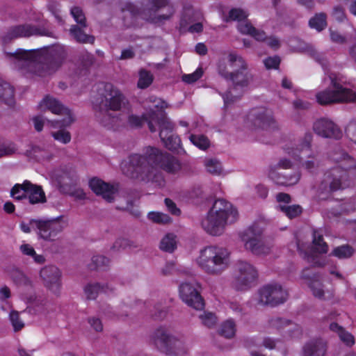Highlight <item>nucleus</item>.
<instances>
[{
  "label": "nucleus",
  "mask_w": 356,
  "mask_h": 356,
  "mask_svg": "<svg viewBox=\"0 0 356 356\" xmlns=\"http://www.w3.org/2000/svg\"><path fill=\"white\" fill-rule=\"evenodd\" d=\"M7 56L16 68L45 76L60 67L66 53L63 47L57 45L32 50L19 49L14 53H8Z\"/></svg>",
  "instance_id": "obj_1"
},
{
  "label": "nucleus",
  "mask_w": 356,
  "mask_h": 356,
  "mask_svg": "<svg viewBox=\"0 0 356 356\" xmlns=\"http://www.w3.org/2000/svg\"><path fill=\"white\" fill-rule=\"evenodd\" d=\"M142 6L140 10L131 3L123 5L121 10L125 27H138V17L153 24H163L170 20L175 13V8L169 0H142Z\"/></svg>",
  "instance_id": "obj_2"
},
{
  "label": "nucleus",
  "mask_w": 356,
  "mask_h": 356,
  "mask_svg": "<svg viewBox=\"0 0 356 356\" xmlns=\"http://www.w3.org/2000/svg\"><path fill=\"white\" fill-rule=\"evenodd\" d=\"M227 63L228 67L220 66L218 68L219 74L232 83L222 95L226 106L240 99L253 80L246 62L241 56L230 53L227 56Z\"/></svg>",
  "instance_id": "obj_3"
},
{
  "label": "nucleus",
  "mask_w": 356,
  "mask_h": 356,
  "mask_svg": "<svg viewBox=\"0 0 356 356\" xmlns=\"http://www.w3.org/2000/svg\"><path fill=\"white\" fill-rule=\"evenodd\" d=\"M105 91L103 101L105 111L97 114V118L104 127L113 129L126 120L124 111H129L128 102L124 95L111 84L105 86Z\"/></svg>",
  "instance_id": "obj_4"
},
{
  "label": "nucleus",
  "mask_w": 356,
  "mask_h": 356,
  "mask_svg": "<svg viewBox=\"0 0 356 356\" xmlns=\"http://www.w3.org/2000/svg\"><path fill=\"white\" fill-rule=\"evenodd\" d=\"M238 218L236 208L224 199H218L202 220L203 229L211 235H220L227 225L234 223Z\"/></svg>",
  "instance_id": "obj_5"
},
{
  "label": "nucleus",
  "mask_w": 356,
  "mask_h": 356,
  "mask_svg": "<svg viewBox=\"0 0 356 356\" xmlns=\"http://www.w3.org/2000/svg\"><path fill=\"white\" fill-rule=\"evenodd\" d=\"M150 149H153V147H147L143 154H131L127 159L123 161L121 163L122 174L131 179L148 182L154 165L152 159L154 156Z\"/></svg>",
  "instance_id": "obj_6"
},
{
  "label": "nucleus",
  "mask_w": 356,
  "mask_h": 356,
  "mask_svg": "<svg viewBox=\"0 0 356 356\" xmlns=\"http://www.w3.org/2000/svg\"><path fill=\"white\" fill-rule=\"evenodd\" d=\"M196 262L207 274L219 275L229 266V252L222 247L208 246L200 250Z\"/></svg>",
  "instance_id": "obj_7"
},
{
  "label": "nucleus",
  "mask_w": 356,
  "mask_h": 356,
  "mask_svg": "<svg viewBox=\"0 0 356 356\" xmlns=\"http://www.w3.org/2000/svg\"><path fill=\"white\" fill-rule=\"evenodd\" d=\"M330 87L318 92L316 94L317 102L323 106L339 104L352 103L356 101V92L352 89L341 86L335 75L330 74Z\"/></svg>",
  "instance_id": "obj_8"
},
{
  "label": "nucleus",
  "mask_w": 356,
  "mask_h": 356,
  "mask_svg": "<svg viewBox=\"0 0 356 356\" xmlns=\"http://www.w3.org/2000/svg\"><path fill=\"white\" fill-rule=\"evenodd\" d=\"M240 238L246 250L257 256L268 254L271 247L263 237V229L257 225H252L240 234Z\"/></svg>",
  "instance_id": "obj_9"
},
{
  "label": "nucleus",
  "mask_w": 356,
  "mask_h": 356,
  "mask_svg": "<svg viewBox=\"0 0 356 356\" xmlns=\"http://www.w3.org/2000/svg\"><path fill=\"white\" fill-rule=\"evenodd\" d=\"M153 122H156L159 126V136L165 146L169 149H176L179 140L177 136L172 134L174 125L165 114L162 113L159 117L155 112L151 113V120L148 122V127L151 132L156 131Z\"/></svg>",
  "instance_id": "obj_10"
},
{
  "label": "nucleus",
  "mask_w": 356,
  "mask_h": 356,
  "mask_svg": "<svg viewBox=\"0 0 356 356\" xmlns=\"http://www.w3.org/2000/svg\"><path fill=\"white\" fill-rule=\"evenodd\" d=\"M39 108L41 111H50L57 115H65L66 117L62 120H47L53 128H62L70 126L73 118L70 111L65 108L58 100L49 96L45 97L40 103Z\"/></svg>",
  "instance_id": "obj_11"
},
{
  "label": "nucleus",
  "mask_w": 356,
  "mask_h": 356,
  "mask_svg": "<svg viewBox=\"0 0 356 356\" xmlns=\"http://www.w3.org/2000/svg\"><path fill=\"white\" fill-rule=\"evenodd\" d=\"M237 270L238 273L233 281V286L236 290L245 291L255 284L258 278V270L252 264L239 261Z\"/></svg>",
  "instance_id": "obj_12"
},
{
  "label": "nucleus",
  "mask_w": 356,
  "mask_h": 356,
  "mask_svg": "<svg viewBox=\"0 0 356 356\" xmlns=\"http://www.w3.org/2000/svg\"><path fill=\"white\" fill-rule=\"evenodd\" d=\"M258 303L261 305L277 306L284 303L288 298V292L278 284H267L258 291Z\"/></svg>",
  "instance_id": "obj_13"
},
{
  "label": "nucleus",
  "mask_w": 356,
  "mask_h": 356,
  "mask_svg": "<svg viewBox=\"0 0 356 356\" xmlns=\"http://www.w3.org/2000/svg\"><path fill=\"white\" fill-rule=\"evenodd\" d=\"M33 35L52 36V33L44 28L25 24L10 27L3 36V42L8 43L13 39Z\"/></svg>",
  "instance_id": "obj_14"
},
{
  "label": "nucleus",
  "mask_w": 356,
  "mask_h": 356,
  "mask_svg": "<svg viewBox=\"0 0 356 356\" xmlns=\"http://www.w3.org/2000/svg\"><path fill=\"white\" fill-rule=\"evenodd\" d=\"M199 285L195 282L182 283L179 286L181 300L188 306L199 310L204 307V302L198 291Z\"/></svg>",
  "instance_id": "obj_15"
},
{
  "label": "nucleus",
  "mask_w": 356,
  "mask_h": 356,
  "mask_svg": "<svg viewBox=\"0 0 356 356\" xmlns=\"http://www.w3.org/2000/svg\"><path fill=\"white\" fill-rule=\"evenodd\" d=\"M248 120L255 128L274 129L277 127L272 111L265 108L252 109L248 115Z\"/></svg>",
  "instance_id": "obj_16"
},
{
  "label": "nucleus",
  "mask_w": 356,
  "mask_h": 356,
  "mask_svg": "<svg viewBox=\"0 0 356 356\" xmlns=\"http://www.w3.org/2000/svg\"><path fill=\"white\" fill-rule=\"evenodd\" d=\"M153 155L154 165L161 168L165 172L171 174L177 173L181 169L179 161L174 156L167 153H163L157 148L150 149Z\"/></svg>",
  "instance_id": "obj_17"
},
{
  "label": "nucleus",
  "mask_w": 356,
  "mask_h": 356,
  "mask_svg": "<svg viewBox=\"0 0 356 356\" xmlns=\"http://www.w3.org/2000/svg\"><path fill=\"white\" fill-rule=\"evenodd\" d=\"M174 334L165 327L160 326L153 330L149 337V343L158 351L163 353Z\"/></svg>",
  "instance_id": "obj_18"
},
{
  "label": "nucleus",
  "mask_w": 356,
  "mask_h": 356,
  "mask_svg": "<svg viewBox=\"0 0 356 356\" xmlns=\"http://www.w3.org/2000/svg\"><path fill=\"white\" fill-rule=\"evenodd\" d=\"M313 128L316 134L323 138L339 139L342 136V132L338 126L327 118L316 121Z\"/></svg>",
  "instance_id": "obj_19"
},
{
  "label": "nucleus",
  "mask_w": 356,
  "mask_h": 356,
  "mask_svg": "<svg viewBox=\"0 0 356 356\" xmlns=\"http://www.w3.org/2000/svg\"><path fill=\"white\" fill-rule=\"evenodd\" d=\"M40 275L46 287L55 293L58 292L60 287V272L56 266H45L40 270Z\"/></svg>",
  "instance_id": "obj_20"
},
{
  "label": "nucleus",
  "mask_w": 356,
  "mask_h": 356,
  "mask_svg": "<svg viewBox=\"0 0 356 356\" xmlns=\"http://www.w3.org/2000/svg\"><path fill=\"white\" fill-rule=\"evenodd\" d=\"M62 230L63 226L58 220H39L38 234L45 241H54Z\"/></svg>",
  "instance_id": "obj_21"
},
{
  "label": "nucleus",
  "mask_w": 356,
  "mask_h": 356,
  "mask_svg": "<svg viewBox=\"0 0 356 356\" xmlns=\"http://www.w3.org/2000/svg\"><path fill=\"white\" fill-rule=\"evenodd\" d=\"M89 185L92 191L102 197L107 202L113 201L115 195L118 191V188L115 185L106 183L102 179L92 178L89 182Z\"/></svg>",
  "instance_id": "obj_22"
},
{
  "label": "nucleus",
  "mask_w": 356,
  "mask_h": 356,
  "mask_svg": "<svg viewBox=\"0 0 356 356\" xmlns=\"http://www.w3.org/2000/svg\"><path fill=\"white\" fill-rule=\"evenodd\" d=\"M163 354L166 356H188L190 348L183 337L174 335Z\"/></svg>",
  "instance_id": "obj_23"
},
{
  "label": "nucleus",
  "mask_w": 356,
  "mask_h": 356,
  "mask_svg": "<svg viewBox=\"0 0 356 356\" xmlns=\"http://www.w3.org/2000/svg\"><path fill=\"white\" fill-rule=\"evenodd\" d=\"M268 323L270 327L278 330H284L290 337H295L300 333V327L292 321L281 317H272Z\"/></svg>",
  "instance_id": "obj_24"
},
{
  "label": "nucleus",
  "mask_w": 356,
  "mask_h": 356,
  "mask_svg": "<svg viewBox=\"0 0 356 356\" xmlns=\"http://www.w3.org/2000/svg\"><path fill=\"white\" fill-rule=\"evenodd\" d=\"M339 174V169H334L331 174L332 180L329 183H327V181H325V183L323 182L320 189H322L325 193H330L343 188L346 186L344 181L347 177V174L346 172H343L341 175Z\"/></svg>",
  "instance_id": "obj_25"
},
{
  "label": "nucleus",
  "mask_w": 356,
  "mask_h": 356,
  "mask_svg": "<svg viewBox=\"0 0 356 356\" xmlns=\"http://www.w3.org/2000/svg\"><path fill=\"white\" fill-rule=\"evenodd\" d=\"M25 155L32 160L37 161H49L53 157V154L44 144L33 145L25 152Z\"/></svg>",
  "instance_id": "obj_26"
},
{
  "label": "nucleus",
  "mask_w": 356,
  "mask_h": 356,
  "mask_svg": "<svg viewBox=\"0 0 356 356\" xmlns=\"http://www.w3.org/2000/svg\"><path fill=\"white\" fill-rule=\"evenodd\" d=\"M276 167H271L268 171V177L277 184L283 186H293L296 184L300 178V174L295 172L291 175H281L275 172Z\"/></svg>",
  "instance_id": "obj_27"
},
{
  "label": "nucleus",
  "mask_w": 356,
  "mask_h": 356,
  "mask_svg": "<svg viewBox=\"0 0 356 356\" xmlns=\"http://www.w3.org/2000/svg\"><path fill=\"white\" fill-rule=\"evenodd\" d=\"M24 186L27 190L26 199L32 204L43 203L46 202V197L40 186L33 184L28 180L24 181Z\"/></svg>",
  "instance_id": "obj_28"
},
{
  "label": "nucleus",
  "mask_w": 356,
  "mask_h": 356,
  "mask_svg": "<svg viewBox=\"0 0 356 356\" xmlns=\"http://www.w3.org/2000/svg\"><path fill=\"white\" fill-rule=\"evenodd\" d=\"M325 345L321 340H312L305 344L302 356H325Z\"/></svg>",
  "instance_id": "obj_29"
},
{
  "label": "nucleus",
  "mask_w": 356,
  "mask_h": 356,
  "mask_svg": "<svg viewBox=\"0 0 356 356\" xmlns=\"http://www.w3.org/2000/svg\"><path fill=\"white\" fill-rule=\"evenodd\" d=\"M238 30L242 34L250 35L258 41H262L266 38V33L263 31L256 29L246 19L238 23Z\"/></svg>",
  "instance_id": "obj_30"
},
{
  "label": "nucleus",
  "mask_w": 356,
  "mask_h": 356,
  "mask_svg": "<svg viewBox=\"0 0 356 356\" xmlns=\"http://www.w3.org/2000/svg\"><path fill=\"white\" fill-rule=\"evenodd\" d=\"M332 159L346 172L356 169V160L345 152H341L334 154Z\"/></svg>",
  "instance_id": "obj_31"
},
{
  "label": "nucleus",
  "mask_w": 356,
  "mask_h": 356,
  "mask_svg": "<svg viewBox=\"0 0 356 356\" xmlns=\"http://www.w3.org/2000/svg\"><path fill=\"white\" fill-rule=\"evenodd\" d=\"M307 271L308 269L303 270L302 273V277L303 279L309 280L308 284L312 291L313 295L319 299H323L325 291L323 290L321 282L317 277H314V278L312 279L310 275L307 273Z\"/></svg>",
  "instance_id": "obj_32"
},
{
  "label": "nucleus",
  "mask_w": 356,
  "mask_h": 356,
  "mask_svg": "<svg viewBox=\"0 0 356 356\" xmlns=\"http://www.w3.org/2000/svg\"><path fill=\"white\" fill-rule=\"evenodd\" d=\"M83 27L77 25H72L70 29V33L74 40L80 43H93L95 38L92 35H88L82 30Z\"/></svg>",
  "instance_id": "obj_33"
},
{
  "label": "nucleus",
  "mask_w": 356,
  "mask_h": 356,
  "mask_svg": "<svg viewBox=\"0 0 356 356\" xmlns=\"http://www.w3.org/2000/svg\"><path fill=\"white\" fill-rule=\"evenodd\" d=\"M312 140V134H305L303 138L300 140L296 152L293 153V155L295 157H297L300 161L302 160L301 154H306L310 150Z\"/></svg>",
  "instance_id": "obj_34"
},
{
  "label": "nucleus",
  "mask_w": 356,
  "mask_h": 356,
  "mask_svg": "<svg viewBox=\"0 0 356 356\" xmlns=\"http://www.w3.org/2000/svg\"><path fill=\"white\" fill-rule=\"evenodd\" d=\"M111 289L108 284H100L99 283L89 284L85 289L84 292L88 299L94 300L100 292H108Z\"/></svg>",
  "instance_id": "obj_35"
},
{
  "label": "nucleus",
  "mask_w": 356,
  "mask_h": 356,
  "mask_svg": "<svg viewBox=\"0 0 356 356\" xmlns=\"http://www.w3.org/2000/svg\"><path fill=\"white\" fill-rule=\"evenodd\" d=\"M0 99L9 106L15 103L14 88L8 83H0Z\"/></svg>",
  "instance_id": "obj_36"
},
{
  "label": "nucleus",
  "mask_w": 356,
  "mask_h": 356,
  "mask_svg": "<svg viewBox=\"0 0 356 356\" xmlns=\"http://www.w3.org/2000/svg\"><path fill=\"white\" fill-rule=\"evenodd\" d=\"M330 330L337 332L340 339L347 346H350L355 343L353 336L350 333L346 332L341 326L339 325L337 323H332L330 325Z\"/></svg>",
  "instance_id": "obj_37"
},
{
  "label": "nucleus",
  "mask_w": 356,
  "mask_h": 356,
  "mask_svg": "<svg viewBox=\"0 0 356 356\" xmlns=\"http://www.w3.org/2000/svg\"><path fill=\"white\" fill-rule=\"evenodd\" d=\"M27 302L36 313H44L47 310L48 302L45 298H38L35 295H30L26 298Z\"/></svg>",
  "instance_id": "obj_38"
},
{
  "label": "nucleus",
  "mask_w": 356,
  "mask_h": 356,
  "mask_svg": "<svg viewBox=\"0 0 356 356\" xmlns=\"http://www.w3.org/2000/svg\"><path fill=\"white\" fill-rule=\"evenodd\" d=\"M139 247L138 243L131 239L120 238H118L113 244L111 249L113 251H120L122 250H131Z\"/></svg>",
  "instance_id": "obj_39"
},
{
  "label": "nucleus",
  "mask_w": 356,
  "mask_h": 356,
  "mask_svg": "<svg viewBox=\"0 0 356 356\" xmlns=\"http://www.w3.org/2000/svg\"><path fill=\"white\" fill-rule=\"evenodd\" d=\"M309 25L312 29L317 31H321L327 26V15L324 13H316L309 21Z\"/></svg>",
  "instance_id": "obj_40"
},
{
  "label": "nucleus",
  "mask_w": 356,
  "mask_h": 356,
  "mask_svg": "<svg viewBox=\"0 0 356 356\" xmlns=\"http://www.w3.org/2000/svg\"><path fill=\"white\" fill-rule=\"evenodd\" d=\"M277 209L289 218L298 217L302 211V207L298 204L286 205L280 204L277 206Z\"/></svg>",
  "instance_id": "obj_41"
},
{
  "label": "nucleus",
  "mask_w": 356,
  "mask_h": 356,
  "mask_svg": "<svg viewBox=\"0 0 356 356\" xmlns=\"http://www.w3.org/2000/svg\"><path fill=\"white\" fill-rule=\"evenodd\" d=\"M188 139L193 145L202 150H206L210 146V141L209 138L202 134H191L188 136Z\"/></svg>",
  "instance_id": "obj_42"
},
{
  "label": "nucleus",
  "mask_w": 356,
  "mask_h": 356,
  "mask_svg": "<svg viewBox=\"0 0 356 356\" xmlns=\"http://www.w3.org/2000/svg\"><path fill=\"white\" fill-rule=\"evenodd\" d=\"M176 247L175 236L172 234H166L161 241L160 248L163 251L172 252Z\"/></svg>",
  "instance_id": "obj_43"
},
{
  "label": "nucleus",
  "mask_w": 356,
  "mask_h": 356,
  "mask_svg": "<svg viewBox=\"0 0 356 356\" xmlns=\"http://www.w3.org/2000/svg\"><path fill=\"white\" fill-rule=\"evenodd\" d=\"M207 171L213 175H220L222 172L220 162L216 159H208L204 161Z\"/></svg>",
  "instance_id": "obj_44"
},
{
  "label": "nucleus",
  "mask_w": 356,
  "mask_h": 356,
  "mask_svg": "<svg viewBox=\"0 0 356 356\" xmlns=\"http://www.w3.org/2000/svg\"><path fill=\"white\" fill-rule=\"evenodd\" d=\"M354 253L353 248L348 245H343L335 248L332 254L340 259H348Z\"/></svg>",
  "instance_id": "obj_45"
},
{
  "label": "nucleus",
  "mask_w": 356,
  "mask_h": 356,
  "mask_svg": "<svg viewBox=\"0 0 356 356\" xmlns=\"http://www.w3.org/2000/svg\"><path fill=\"white\" fill-rule=\"evenodd\" d=\"M313 244L315 250L318 253H326L328 250L327 243L323 241V236L318 231L313 233Z\"/></svg>",
  "instance_id": "obj_46"
},
{
  "label": "nucleus",
  "mask_w": 356,
  "mask_h": 356,
  "mask_svg": "<svg viewBox=\"0 0 356 356\" xmlns=\"http://www.w3.org/2000/svg\"><path fill=\"white\" fill-rule=\"evenodd\" d=\"M154 79L153 74L146 70H140L139 72V79L138 81V86L140 88L144 89L150 86Z\"/></svg>",
  "instance_id": "obj_47"
},
{
  "label": "nucleus",
  "mask_w": 356,
  "mask_h": 356,
  "mask_svg": "<svg viewBox=\"0 0 356 356\" xmlns=\"http://www.w3.org/2000/svg\"><path fill=\"white\" fill-rule=\"evenodd\" d=\"M236 329L234 323L228 320L224 322L220 327V335L225 337V338L230 339L233 337L235 334Z\"/></svg>",
  "instance_id": "obj_48"
},
{
  "label": "nucleus",
  "mask_w": 356,
  "mask_h": 356,
  "mask_svg": "<svg viewBox=\"0 0 356 356\" xmlns=\"http://www.w3.org/2000/svg\"><path fill=\"white\" fill-rule=\"evenodd\" d=\"M110 263V260L103 255H95L92 258V262L90 264L91 270L102 269L106 267Z\"/></svg>",
  "instance_id": "obj_49"
},
{
  "label": "nucleus",
  "mask_w": 356,
  "mask_h": 356,
  "mask_svg": "<svg viewBox=\"0 0 356 356\" xmlns=\"http://www.w3.org/2000/svg\"><path fill=\"white\" fill-rule=\"evenodd\" d=\"M70 13L73 17L74 19L77 24L81 27H86V19L85 14L81 8L79 6H74L70 10Z\"/></svg>",
  "instance_id": "obj_50"
},
{
  "label": "nucleus",
  "mask_w": 356,
  "mask_h": 356,
  "mask_svg": "<svg viewBox=\"0 0 356 356\" xmlns=\"http://www.w3.org/2000/svg\"><path fill=\"white\" fill-rule=\"evenodd\" d=\"M25 188L24 181L22 184H15L10 191L11 197L17 200L26 199L27 190Z\"/></svg>",
  "instance_id": "obj_51"
},
{
  "label": "nucleus",
  "mask_w": 356,
  "mask_h": 356,
  "mask_svg": "<svg viewBox=\"0 0 356 356\" xmlns=\"http://www.w3.org/2000/svg\"><path fill=\"white\" fill-rule=\"evenodd\" d=\"M17 152L16 145L13 143L0 142V158L3 156H10Z\"/></svg>",
  "instance_id": "obj_52"
},
{
  "label": "nucleus",
  "mask_w": 356,
  "mask_h": 356,
  "mask_svg": "<svg viewBox=\"0 0 356 356\" xmlns=\"http://www.w3.org/2000/svg\"><path fill=\"white\" fill-rule=\"evenodd\" d=\"M13 281L19 285H31L30 280L18 269H13L10 273Z\"/></svg>",
  "instance_id": "obj_53"
},
{
  "label": "nucleus",
  "mask_w": 356,
  "mask_h": 356,
  "mask_svg": "<svg viewBox=\"0 0 356 356\" xmlns=\"http://www.w3.org/2000/svg\"><path fill=\"white\" fill-rule=\"evenodd\" d=\"M9 319L15 332L21 330L24 327V323L20 318L18 312L15 310L10 312Z\"/></svg>",
  "instance_id": "obj_54"
},
{
  "label": "nucleus",
  "mask_w": 356,
  "mask_h": 356,
  "mask_svg": "<svg viewBox=\"0 0 356 356\" xmlns=\"http://www.w3.org/2000/svg\"><path fill=\"white\" fill-rule=\"evenodd\" d=\"M63 128H60V129L57 131L51 132V136L56 140L67 144L71 140V135L69 131L64 130Z\"/></svg>",
  "instance_id": "obj_55"
},
{
  "label": "nucleus",
  "mask_w": 356,
  "mask_h": 356,
  "mask_svg": "<svg viewBox=\"0 0 356 356\" xmlns=\"http://www.w3.org/2000/svg\"><path fill=\"white\" fill-rule=\"evenodd\" d=\"M199 318L202 323L208 327H212L217 322L216 316L211 312H204L199 316Z\"/></svg>",
  "instance_id": "obj_56"
},
{
  "label": "nucleus",
  "mask_w": 356,
  "mask_h": 356,
  "mask_svg": "<svg viewBox=\"0 0 356 356\" xmlns=\"http://www.w3.org/2000/svg\"><path fill=\"white\" fill-rule=\"evenodd\" d=\"M156 165H152V170L151 177L148 179L149 181L155 183L158 186L162 187L165 185V179L161 172H159L156 169Z\"/></svg>",
  "instance_id": "obj_57"
},
{
  "label": "nucleus",
  "mask_w": 356,
  "mask_h": 356,
  "mask_svg": "<svg viewBox=\"0 0 356 356\" xmlns=\"http://www.w3.org/2000/svg\"><path fill=\"white\" fill-rule=\"evenodd\" d=\"M248 17V14L245 11L240 8H233L229 13L228 17L226 19V21L229 20H237L238 22L242 21L243 19H245Z\"/></svg>",
  "instance_id": "obj_58"
},
{
  "label": "nucleus",
  "mask_w": 356,
  "mask_h": 356,
  "mask_svg": "<svg viewBox=\"0 0 356 356\" xmlns=\"http://www.w3.org/2000/svg\"><path fill=\"white\" fill-rule=\"evenodd\" d=\"M149 220L157 223H168L171 221V218L167 214L159 212H149L148 213Z\"/></svg>",
  "instance_id": "obj_59"
},
{
  "label": "nucleus",
  "mask_w": 356,
  "mask_h": 356,
  "mask_svg": "<svg viewBox=\"0 0 356 356\" xmlns=\"http://www.w3.org/2000/svg\"><path fill=\"white\" fill-rule=\"evenodd\" d=\"M318 159L317 155L312 153L308 155L307 160L302 163V167L309 171H312L318 166Z\"/></svg>",
  "instance_id": "obj_60"
},
{
  "label": "nucleus",
  "mask_w": 356,
  "mask_h": 356,
  "mask_svg": "<svg viewBox=\"0 0 356 356\" xmlns=\"http://www.w3.org/2000/svg\"><path fill=\"white\" fill-rule=\"evenodd\" d=\"M203 74L201 67L197 68L194 72L182 76V81L187 83H193L200 79Z\"/></svg>",
  "instance_id": "obj_61"
},
{
  "label": "nucleus",
  "mask_w": 356,
  "mask_h": 356,
  "mask_svg": "<svg viewBox=\"0 0 356 356\" xmlns=\"http://www.w3.org/2000/svg\"><path fill=\"white\" fill-rule=\"evenodd\" d=\"M39 220H30L29 222H22L20 228L24 233H30L31 231L38 232Z\"/></svg>",
  "instance_id": "obj_62"
},
{
  "label": "nucleus",
  "mask_w": 356,
  "mask_h": 356,
  "mask_svg": "<svg viewBox=\"0 0 356 356\" xmlns=\"http://www.w3.org/2000/svg\"><path fill=\"white\" fill-rule=\"evenodd\" d=\"M127 118V116L126 119ZM151 120V113L149 114V116L147 118L146 115H144L143 118H140L136 115H129L128 116V122L129 124L132 127H140L142 125L143 121H146L147 123L149 120Z\"/></svg>",
  "instance_id": "obj_63"
},
{
  "label": "nucleus",
  "mask_w": 356,
  "mask_h": 356,
  "mask_svg": "<svg viewBox=\"0 0 356 356\" xmlns=\"http://www.w3.org/2000/svg\"><path fill=\"white\" fill-rule=\"evenodd\" d=\"M330 40L332 42L337 44H345L347 42L346 37L341 35L339 31L329 29Z\"/></svg>",
  "instance_id": "obj_64"
}]
</instances>
